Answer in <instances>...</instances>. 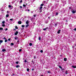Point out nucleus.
<instances>
[{"label":"nucleus","mask_w":76,"mask_h":76,"mask_svg":"<svg viewBox=\"0 0 76 76\" xmlns=\"http://www.w3.org/2000/svg\"><path fill=\"white\" fill-rule=\"evenodd\" d=\"M72 13H75L76 12V10H74L72 11Z\"/></svg>","instance_id":"1"},{"label":"nucleus","mask_w":76,"mask_h":76,"mask_svg":"<svg viewBox=\"0 0 76 76\" xmlns=\"http://www.w3.org/2000/svg\"><path fill=\"white\" fill-rule=\"evenodd\" d=\"M42 7H40V8H39V10L40 11V12H42V11H41V10H42Z\"/></svg>","instance_id":"2"},{"label":"nucleus","mask_w":76,"mask_h":76,"mask_svg":"<svg viewBox=\"0 0 76 76\" xmlns=\"http://www.w3.org/2000/svg\"><path fill=\"white\" fill-rule=\"evenodd\" d=\"M18 33H19L18 31H16V32L15 34V35H18Z\"/></svg>","instance_id":"3"},{"label":"nucleus","mask_w":76,"mask_h":76,"mask_svg":"<svg viewBox=\"0 0 76 76\" xmlns=\"http://www.w3.org/2000/svg\"><path fill=\"white\" fill-rule=\"evenodd\" d=\"M48 29V27H47L45 28H43V31H45V30H47Z\"/></svg>","instance_id":"4"},{"label":"nucleus","mask_w":76,"mask_h":76,"mask_svg":"<svg viewBox=\"0 0 76 76\" xmlns=\"http://www.w3.org/2000/svg\"><path fill=\"white\" fill-rule=\"evenodd\" d=\"M67 58H64V61H67Z\"/></svg>","instance_id":"5"},{"label":"nucleus","mask_w":76,"mask_h":76,"mask_svg":"<svg viewBox=\"0 0 76 76\" xmlns=\"http://www.w3.org/2000/svg\"><path fill=\"white\" fill-rule=\"evenodd\" d=\"M18 24H21V23H22V22H21V21H19L18 22Z\"/></svg>","instance_id":"6"},{"label":"nucleus","mask_w":76,"mask_h":76,"mask_svg":"<svg viewBox=\"0 0 76 76\" xmlns=\"http://www.w3.org/2000/svg\"><path fill=\"white\" fill-rule=\"evenodd\" d=\"M6 51V49H4L2 50V51H3V52H4V51Z\"/></svg>","instance_id":"7"},{"label":"nucleus","mask_w":76,"mask_h":76,"mask_svg":"<svg viewBox=\"0 0 76 76\" xmlns=\"http://www.w3.org/2000/svg\"><path fill=\"white\" fill-rule=\"evenodd\" d=\"M60 30H59L58 32V34H60Z\"/></svg>","instance_id":"8"},{"label":"nucleus","mask_w":76,"mask_h":76,"mask_svg":"<svg viewBox=\"0 0 76 76\" xmlns=\"http://www.w3.org/2000/svg\"><path fill=\"white\" fill-rule=\"evenodd\" d=\"M26 24H28V23H29V21H27L26 22Z\"/></svg>","instance_id":"9"},{"label":"nucleus","mask_w":76,"mask_h":76,"mask_svg":"<svg viewBox=\"0 0 76 76\" xmlns=\"http://www.w3.org/2000/svg\"><path fill=\"white\" fill-rule=\"evenodd\" d=\"M16 67L17 68H18V67H20V66H19V65H17L16 66Z\"/></svg>","instance_id":"10"},{"label":"nucleus","mask_w":76,"mask_h":76,"mask_svg":"<svg viewBox=\"0 0 76 76\" xmlns=\"http://www.w3.org/2000/svg\"><path fill=\"white\" fill-rule=\"evenodd\" d=\"M5 23V21H3L2 22V23H3V24H4V23Z\"/></svg>","instance_id":"11"},{"label":"nucleus","mask_w":76,"mask_h":76,"mask_svg":"<svg viewBox=\"0 0 76 76\" xmlns=\"http://www.w3.org/2000/svg\"><path fill=\"white\" fill-rule=\"evenodd\" d=\"M3 42V40H0V43H2V42Z\"/></svg>","instance_id":"12"},{"label":"nucleus","mask_w":76,"mask_h":76,"mask_svg":"<svg viewBox=\"0 0 76 76\" xmlns=\"http://www.w3.org/2000/svg\"><path fill=\"white\" fill-rule=\"evenodd\" d=\"M9 15L7 14V15H6V17L7 18H8V17H9Z\"/></svg>","instance_id":"13"},{"label":"nucleus","mask_w":76,"mask_h":76,"mask_svg":"<svg viewBox=\"0 0 76 76\" xmlns=\"http://www.w3.org/2000/svg\"><path fill=\"white\" fill-rule=\"evenodd\" d=\"M72 67L73 68H76V66H72Z\"/></svg>","instance_id":"14"},{"label":"nucleus","mask_w":76,"mask_h":76,"mask_svg":"<svg viewBox=\"0 0 76 76\" xmlns=\"http://www.w3.org/2000/svg\"><path fill=\"white\" fill-rule=\"evenodd\" d=\"M32 43H30L29 44V45L30 46H32Z\"/></svg>","instance_id":"15"},{"label":"nucleus","mask_w":76,"mask_h":76,"mask_svg":"<svg viewBox=\"0 0 76 76\" xmlns=\"http://www.w3.org/2000/svg\"><path fill=\"white\" fill-rule=\"evenodd\" d=\"M59 68H60V69H62V67H61V66H59Z\"/></svg>","instance_id":"16"},{"label":"nucleus","mask_w":76,"mask_h":76,"mask_svg":"<svg viewBox=\"0 0 76 76\" xmlns=\"http://www.w3.org/2000/svg\"><path fill=\"white\" fill-rule=\"evenodd\" d=\"M28 26H29V25L27 24V25H26V28L28 27Z\"/></svg>","instance_id":"17"},{"label":"nucleus","mask_w":76,"mask_h":76,"mask_svg":"<svg viewBox=\"0 0 76 76\" xmlns=\"http://www.w3.org/2000/svg\"><path fill=\"white\" fill-rule=\"evenodd\" d=\"M3 28H0V30H3Z\"/></svg>","instance_id":"18"},{"label":"nucleus","mask_w":76,"mask_h":76,"mask_svg":"<svg viewBox=\"0 0 76 76\" xmlns=\"http://www.w3.org/2000/svg\"><path fill=\"white\" fill-rule=\"evenodd\" d=\"M39 40H41V37H39Z\"/></svg>","instance_id":"19"},{"label":"nucleus","mask_w":76,"mask_h":76,"mask_svg":"<svg viewBox=\"0 0 76 76\" xmlns=\"http://www.w3.org/2000/svg\"><path fill=\"white\" fill-rule=\"evenodd\" d=\"M15 29H18V27H17V26H15Z\"/></svg>","instance_id":"20"},{"label":"nucleus","mask_w":76,"mask_h":76,"mask_svg":"<svg viewBox=\"0 0 76 76\" xmlns=\"http://www.w3.org/2000/svg\"><path fill=\"white\" fill-rule=\"evenodd\" d=\"M7 39H5V42H7Z\"/></svg>","instance_id":"21"},{"label":"nucleus","mask_w":76,"mask_h":76,"mask_svg":"<svg viewBox=\"0 0 76 76\" xmlns=\"http://www.w3.org/2000/svg\"><path fill=\"white\" fill-rule=\"evenodd\" d=\"M40 52H41V53H43V50H41L40 51Z\"/></svg>","instance_id":"22"},{"label":"nucleus","mask_w":76,"mask_h":76,"mask_svg":"<svg viewBox=\"0 0 76 76\" xmlns=\"http://www.w3.org/2000/svg\"><path fill=\"white\" fill-rule=\"evenodd\" d=\"M14 45V44H13V43H12L11 44V45Z\"/></svg>","instance_id":"23"},{"label":"nucleus","mask_w":76,"mask_h":76,"mask_svg":"<svg viewBox=\"0 0 76 76\" xmlns=\"http://www.w3.org/2000/svg\"><path fill=\"white\" fill-rule=\"evenodd\" d=\"M29 69H27V71H28H28H29Z\"/></svg>","instance_id":"24"},{"label":"nucleus","mask_w":76,"mask_h":76,"mask_svg":"<svg viewBox=\"0 0 76 76\" xmlns=\"http://www.w3.org/2000/svg\"><path fill=\"white\" fill-rule=\"evenodd\" d=\"M24 62H25V63H26V62H27V61H26V60H25Z\"/></svg>","instance_id":"25"},{"label":"nucleus","mask_w":76,"mask_h":76,"mask_svg":"<svg viewBox=\"0 0 76 76\" xmlns=\"http://www.w3.org/2000/svg\"><path fill=\"white\" fill-rule=\"evenodd\" d=\"M8 7H12V6H11V5H9L8 6Z\"/></svg>","instance_id":"26"},{"label":"nucleus","mask_w":76,"mask_h":76,"mask_svg":"<svg viewBox=\"0 0 76 76\" xmlns=\"http://www.w3.org/2000/svg\"><path fill=\"white\" fill-rule=\"evenodd\" d=\"M2 26H3V27L5 26V25L3 24V25H2Z\"/></svg>","instance_id":"27"},{"label":"nucleus","mask_w":76,"mask_h":76,"mask_svg":"<svg viewBox=\"0 0 76 76\" xmlns=\"http://www.w3.org/2000/svg\"><path fill=\"white\" fill-rule=\"evenodd\" d=\"M15 39H18V37H15Z\"/></svg>","instance_id":"28"},{"label":"nucleus","mask_w":76,"mask_h":76,"mask_svg":"<svg viewBox=\"0 0 76 76\" xmlns=\"http://www.w3.org/2000/svg\"><path fill=\"white\" fill-rule=\"evenodd\" d=\"M23 7H26V5L25 4H23Z\"/></svg>","instance_id":"29"},{"label":"nucleus","mask_w":76,"mask_h":76,"mask_svg":"<svg viewBox=\"0 0 76 76\" xmlns=\"http://www.w3.org/2000/svg\"><path fill=\"white\" fill-rule=\"evenodd\" d=\"M41 6H44V4H42L41 5Z\"/></svg>","instance_id":"30"},{"label":"nucleus","mask_w":76,"mask_h":76,"mask_svg":"<svg viewBox=\"0 0 76 76\" xmlns=\"http://www.w3.org/2000/svg\"><path fill=\"white\" fill-rule=\"evenodd\" d=\"M22 27L23 28V27H25V26H24V25H23L22 26Z\"/></svg>","instance_id":"31"},{"label":"nucleus","mask_w":76,"mask_h":76,"mask_svg":"<svg viewBox=\"0 0 76 76\" xmlns=\"http://www.w3.org/2000/svg\"><path fill=\"white\" fill-rule=\"evenodd\" d=\"M22 51V49H20L19 50V52H20Z\"/></svg>","instance_id":"32"},{"label":"nucleus","mask_w":76,"mask_h":76,"mask_svg":"<svg viewBox=\"0 0 76 76\" xmlns=\"http://www.w3.org/2000/svg\"><path fill=\"white\" fill-rule=\"evenodd\" d=\"M58 12H56V15H58Z\"/></svg>","instance_id":"33"},{"label":"nucleus","mask_w":76,"mask_h":76,"mask_svg":"<svg viewBox=\"0 0 76 76\" xmlns=\"http://www.w3.org/2000/svg\"><path fill=\"white\" fill-rule=\"evenodd\" d=\"M16 64H18V63H19V62H18V61H17L16 62Z\"/></svg>","instance_id":"34"},{"label":"nucleus","mask_w":76,"mask_h":76,"mask_svg":"<svg viewBox=\"0 0 76 76\" xmlns=\"http://www.w3.org/2000/svg\"><path fill=\"white\" fill-rule=\"evenodd\" d=\"M7 13H9V11H8L7 12Z\"/></svg>","instance_id":"35"},{"label":"nucleus","mask_w":76,"mask_h":76,"mask_svg":"<svg viewBox=\"0 0 76 76\" xmlns=\"http://www.w3.org/2000/svg\"><path fill=\"white\" fill-rule=\"evenodd\" d=\"M10 20L12 21V20H13V19H10Z\"/></svg>","instance_id":"36"},{"label":"nucleus","mask_w":76,"mask_h":76,"mask_svg":"<svg viewBox=\"0 0 76 76\" xmlns=\"http://www.w3.org/2000/svg\"><path fill=\"white\" fill-rule=\"evenodd\" d=\"M22 0H21V1H20V3H22Z\"/></svg>","instance_id":"37"},{"label":"nucleus","mask_w":76,"mask_h":76,"mask_svg":"<svg viewBox=\"0 0 76 76\" xmlns=\"http://www.w3.org/2000/svg\"><path fill=\"white\" fill-rule=\"evenodd\" d=\"M6 21L7 22H8V19H7L6 20Z\"/></svg>","instance_id":"38"},{"label":"nucleus","mask_w":76,"mask_h":76,"mask_svg":"<svg viewBox=\"0 0 76 76\" xmlns=\"http://www.w3.org/2000/svg\"><path fill=\"white\" fill-rule=\"evenodd\" d=\"M8 40L9 41H10V39H9Z\"/></svg>","instance_id":"39"},{"label":"nucleus","mask_w":76,"mask_h":76,"mask_svg":"<svg viewBox=\"0 0 76 76\" xmlns=\"http://www.w3.org/2000/svg\"><path fill=\"white\" fill-rule=\"evenodd\" d=\"M7 30H8V29L7 28H6L5 31H7Z\"/></svg>","instance_id":"40"},{"label":"nucleus","mask_w":76,"mask_h":76,"mask_svg":"<svg viewBox=\"0 0 76 76\" xmlns=\"http://www.w3.org/2000/svg\"><path fill=\"white\" fill-rule=\"evenodd\" d=\"M3 39H5L6 40V38H5V37H4Z\"/></svg>","instance_id":"41"},{"label":"nucleus","mask_w":76,"mask_h":76,"mask_svg":"<svg viewBox=\"0 0 76 76\" xmlns=\"http://www.w3.org/2000/svg\"><path fill=\"white\" fill-rule=\"evenodd\" d=\"M36 58V56H34V58Z\"/></svg>","instance_id":"42"},{"label":"nucleus","mask_w":76,"mask_h":76,"mask_svg":"<svg viewBox=\"0 0 76 76\" xmlns=\"http://www.w3.org/2000/svg\"><path fill=\"white\" fill-rule=\"evenodd\" d=\"M48 73H50V71H48Z\"/></svg>","instance_id":"43"},{"label":"nucleus","mask_w":76,"mask_h":76,"mask_svg":"<svg viewBox=\"0 0 76 76\" xmlns=\"http://www.w3.org/2000/svg\"><path fill=\"white\" fill-rule=\"evenodd\" d=\"M34 12V11H31V13H33Z\"/></svg>","instance_id":"44"},{"label":"nucleus","mask_w":76,"mask_h":76,"mask_svg":"<svg viewBox=\"0 0 76 76\" xmlns=\"http://www.w3.org/2000/svg\"><path fill=\"white\" fill-rule=\"evenodd\" d=\"M74 31H76V28H75L74 29Z\"/></svg>","instance_id":"45"},{"label":"nucleus","mask_w":76,"mask_h":76,"mask_svg":"<svg viewBox=\"0 0 76 76\" xmlns=\"http://www.w3.org/2000/svg\"><path fill=\"white\" fill-rule=\"evenodd\" d=\"M35 16H36V15H34V17H35Z\"/></svg>","instance_id":"46"},{"label":"nucleus","mask_w":76,"mask_h":76,"mask_svg":"<svg viewBox=\"0 0 76 76\" xmlns=\"http://www.w3.org/2000/svg\"><path fill=\"white\" fill-rule=\"evenodd\" d=\"M45 18H47V16H46V15H45Z\"/></svg>","instance_id":"47"},{"label":"nucleus","mask_w":76,"mask_h":76,"mask_svg":"<svg viewBox=\"0 0 76 76\" xmlns=\"http://www.w3.org/2000/svg\"><path fill=\"white\" fill-rule=\"evenodd\" d=\"M62 70H64V69H62Z\"/></svg>","instance_id":"48"},{"label":"nucleus","mask_w":76,"mask_h":76,"mask_svg":"<svg viewBox=\"0 0 76 76\" xmlns=\"http://www.w3.org/2000/svg\"><path fill=\"white\" fill-rule=\"evenodd\" d=\"M22 6H20V8H22Z\"/></svg>","instance_id":"49"},{"label":"nucleus","mask_w":76,"mask_h":76,"mask_svg":"<svg viewBox=\"0 0 76 76\" xmlns=\"http://www.w3.org/2000/svg\"><path fill=\"white\" fill-rule=\"evenodd\" d=\"M28 11L29 12V10H28Z\"/></svg>","instance_id":"50"},{"label":"nucleus","mask_w":76,"mask_h":76,"mask_svg":"<svg viewBox=\"0 0 76 76\" xmlns=\"http://www.w3.org/2000/svg\"><path fill=\"white\" fill-rule=\"evenodd\" d=\"M67 73H67V72H66V73H65V74H67Z\"/></svg>","instance_id":"51"},{"label":"nucleus","mask_w":76,"mask_h":76,"mask_svg":"<svg viewBox=\"0 0 76 76\" xmlns=\"http://www.w3.org/2000/svg\"><path fill=\"white\" fill-rule=\"evenodd\" d=\"M69 9H71V8L69 7Z\"/></svg>","instance_id":"52"},{"label":"nucleus","mask_w":76,"mask_h":76,"mask_svg":"<svg viewBox=\"0 0 76 76\" xmlns=\"http://www.w3.org/2000/svg\"><path fill=\"white\" fill-rule=\"evenodd\" d=\"M17 42H19V40H18V41H17Z\"/></svg>","instance_id":"53"},{"label":"nucleus","mask_w":76,"mask_h":76,"mask_svg":"<svg viewBox=\"0 0 76 76\" xmlns=\"http://www.w3.org/2000/svg\"><path fill=\"white\" fill-rule=\"evenodd\" d=\"M48 18H50V17H48Z\"/></svg>","instance_id":"54"},{"label":"nucleus","mask_w":76,"mask_h":76,"mask_svg":"<svg viewBox=\"0 0 76 76\" xmlns=\"http://www.w3.org/2000/svg\"><path fill=\"white\" fill-rule=\"evenodd\" d=\"M1 45V43H0V45Z\"/></svg>","instance_id":"55"},{"label":"nucleus","mask_w":76,"mask_h":76,"mask_svg":"<svg viewBox=\"0 0 76 76\" xmlns=\"http://www.w3.org/2000/svg\"><path fill=\"white\" fill-rule=\"evenodd\" d=\"M66 72H67V71H66Z\"/></svg>","instance_id":"56"},{"label":"nucleus","mask_w":76,"mask_h":76,"mask_svg":"<svg viewBox=\"0 0 76 76\" xmlns=\"http://www.w3.org/2000/svg\"><path fill=\"white\" fill-rule=\"evenodd\" d=\"M72 47H74V46H73Z\"/></svg>","instance_id":"57"},{"label":"nucleus","mask_w":76,"mask_h":76,"mask_svg":"<svg viewBox=\"0 0 76 76\" xmlns=\"http://www.w3.org/2000/svg\"><path fill=\"white\" fill-rule=\"evenodd\" d=\"M73 47H72V48H73Z\"/></svg>","instance_id":"58"}]
</instances>
